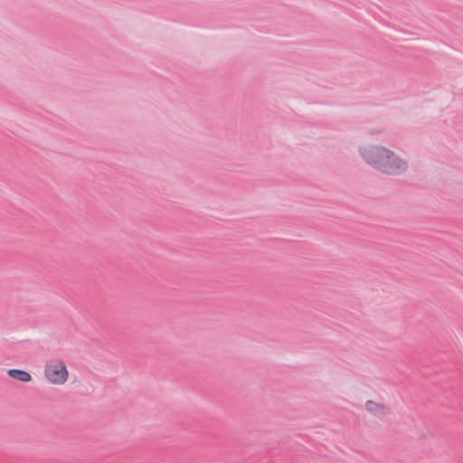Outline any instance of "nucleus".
Segmentation results:
<instances>
[{
	"label": "nucleus",
	"instance_id": "3",
	"mask_svg": "<svg viewBox=\"0 0 463 463\" xmlns=\"http://www.w3.org/2000/svg\"><path fill=\"white\" fill-rule=\"evenodd\" d=\"M365 410L375 416L383 415L387 412V407L375 401L369 400L364 404Z\"/></svg>",
	"mask_w": 463,
	"mask_h": 463
},
{
	"label": "nucleus",
	"instance_id": "4",
	"mask_svg": "<svg viewBox=\"0 0 463 463\" xmlns=\"http://www.w3.org/2000/svg\"><path fill=\"white\" fill-rule=\"evenodd\" d=\"M7 374L14 380L22 383H29L32 381V375L24 370L10 369L7 371Z\"/></svg>",
	"mask_w": 463,
	"mask_h": 463
},
{
	"label": "nucleus",
	"instance_id": "1",
	"mask_svg": "<svg viewBox=\"0 0 463 463\" xmlns=\"http://www.w3.org/2000/svg\"><path fill=\"white\" fill-rule=\"evenodd\" d=\"M362 156L369 165L388 175H401L408 168L402 158L382 146L364 149Z\"/></svg>",
	"mask_w": 463,
	"mask_h": 463
},
{
	"label": "nucleus",
	"instance_id": "2",
	"mask_svg": "<svg viewBox=\"0 0 463 463\" xmlns=\"http://www.w3.org/2000/svg\"><path fill=\"white\" fill-rule=\"evenodd\" d=\"M44 377L54 385H63L69 379V371L61 359H51L44 366Z\"/></svg>",
	"mask_w": 463,
	"mask_h": 463
}]
</instances>
